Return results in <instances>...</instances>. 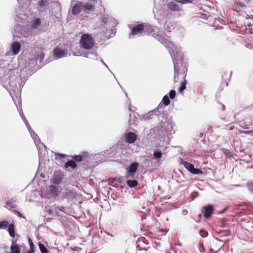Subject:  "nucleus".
I'll use <instances>...</instances> for the list:
<instances>
[{"instance_id": "f257e3e1", "label": "nucleus", "mask_w": 253, "mask_h": 253, "mask_svg": "<svg viewBox=\"0 0 253 253\" xmlns=\"http://www.w3.org/2000/svg\"><path fill=\"white\" fill-rule=\"evenodd\" d=\"M0 80L9 91L15 105H17L15 98L20 103L21 91L23 84L21 79L18 78V70L12 63L0 60Z\"/></svg>"}, {"instance_id": "f03ea898", "label": "nucleus", "mask_w": 253, "mask_h": 253, "mask_svg": "<svg viewBox=\"0 0 253 253\" xmlns=\"http://www.w3.org/2000/svg\"><path fill=\"white\" fill-rule=\"evenodd\" d=\"M164 42V46L168 49L173 62L174 82H177L179 77L185 79L187 69L186 63L183 62V56L181 50L175 46L169 40L166 39Z\"/></svg>"}, {"instance_id": "7ed1b4c3", "label": "nucleus", "mask_w": 253, "mask_h": 253, "mask_svg": "<svg viewBox=\"0 0 253 253\" xmlns=\"http://www.w3.org/2000/svg\"><path fill=\"white\" fill-rule=\"evenodd\" d=\"M81 47L85 51H79L74 52V56H81L84 57L93 58L97 56V53L94 49L95 44L94 40L90 34H84L82 35L80 40Z\"/></svg>"}, {"instance_id": "20e7f679", "label": "nucleus", "mask_w": 253, "mask_h": 253, "mask_svg": "<svg viewBox=\"0 0 253 253\" xmlns=\"http://www.w3.org/2000/svg\"><path fill=\"white\" fill-rule=\"evenodd\" d=\"M17 109L18 110V112L19 113V114L22 118L23 121H24L25 125L26 126L27 128H28L31 137L33 138L34 142L37 146V148L39 149V154H42V152L41 151V149L42 148H44V149H46L45 146L44 145L43 143H42L40 141V139L38 136V135L35 133V132L32 129L29 123L26 119L25 117H24V115L22 111V109L21 107L18 108L17 107Z\"/></svg>"}, {"instance_id": "39448f33", "label": "nucleus", "mask_w": 253, "mask_h": 253, "mask_svg": "<svg viewBox=\"0 0 253 253\" xmlns=\"http://www.w3.org/2000/svg\"><path fill=\"white\" fill-rule=\"evenodd\" d=\"M155 27H153L150 25L143 24V33L144 35H149L152 34V36L157 40L160 41L164 45V41L165 40H169L168 38L164 37L162 35L155 32Z\"/></svg>"}, {"instance_id": "423d86ee", "label": "nucleus", "mask_w": 253, "mask_h": 253, "mask_svg": "<svg viewBox=\"0 0 253 253\" xmlns=\"http://www.w3.org/2000/svg\"><path fill=\"white\" fill-rule=\"evenodd\" d=\"M138 168V164L136 162H133L126 169V173L125 177L126 179L134 178Z\"/></svg>"}, {"instance_id": "0eeeda50", "label": "nucleus", "mask_w": 253, "mask_h": 253, "mask_svg": "<svg viewBox=\"0 0 253 253\" xmlns=\"http://www.w3.org/2000/svg\"><path fill=\"white\" fill-rule=\"evenodd\" d=\"M180 164L183 165L186 169L194 174H201L203 171L198 169L194 168V165L190 163L183 160L182 159H179Z\"/></svg>"}, {"instance_id": "6e6552de", "label": "nucleus", "mask_w": 253, "mask_h": 253, "mask_svg": "<svg viewBox=\"0 0 253 253\" xmlns=\"http://www.w3.org/2000/svg\"><path fill=\"white\" fill-rule=\"evenodd\" d=\"M68 53L67 50L57 47L53 51V55L55 59H60L67 56Z\"/></svg>"}, {"instance_id": "1a4fd4ad", "label": "nucleus", "mask_w": 253, "mask_h": 253, "mask_svg": "<svg viewBox=\"0 0 253 253\" xmlns=\"http://www.w3.org/2000/svg\"><path fill=\"white\" fill-rule=\"evenodd\" d=\"M64 177V175L59 171L54 172L53 177L52 179V182L56 185L60 184Z\"/></svg>"}, {"instance_id": "9d476101", "label": "nucleus", "mask_w": 253, "mask_h": 253, "mask_svg": "<svg viewBox=\"0 0 253 253\" xmlns=\"http://www.w3.org/2000/svg\"><path fill=\"white\" fill-rule=\"evenodd\" d=\"M143 24H139L134 27L131 30L130 36H131V35H137L139 36L143 35Z\"/></svg>"}, {"instance_id": "9b49d317", "label": "nucleus", "mask_w": 253, "mask_h": 253, "mask_svg": "<svg viewBox=\"0 0 253 253\" xmlns=\"http://www.w3.org/2000/svg\"><path fill=\"white\" fill-rule=\"evenodd\" d=\"M125 138L127 143L132 144L136 141L137 135L133 132H129L125 134Z\"/></svg>"}, {"instance_id": "f8f14e48", "label": "nucleus", "mask_w": 253, "mask_h": 253, "mask_svg": "<svg viewBox=\"0 0 253 253\" xmlns=\"http://www.w3.org/2000/svg\"><path fill=\"white\" fill-rule=\"evenodd\" d=\"M49 5V2L47 0H41L39 1L37 8L39 12H42L45 11V7Z\"/></svg>"}, {"instance_id": "ddd939ff", "label": "nucleus", "mask_w": 253, "mask_h": 253, "mask_svg": "<svg viewBox=\"0 0 253 253\" xmlns=\"http://www.w3.org/2000/svg\"><path fill=\"white\" fill-rule=\"evenodd\" d=\"M21 44L18 42H14L10 47V50L12 52V55H17L21 48Z\"/></svg>"}, {"instance_id": "4468645a", "label": "nucleus", "mask_w": 253, "mask_h": 253, "mask_svg": "<svg viewBox=\"0 0 253 253\" xmlns=\"http://www.w3.org/2000/svg\"><path fill=\"white\" fill-rule=\"evenodd\" d=\"M165 150L166 149H163L162 150H160L158 146H155L153 154L154 159L156 160L160 159L162 158L163 153H165Z\"/></svg>"}, {"instance_id": "2eb2a0df", "label": "nucleus", "mask_w": 253, "mask_h": 253, "mask_svg": "<svg viewBox=\"0 0 253 253\" xmlns=\"http://www.w3.org/2000/svg\"><path fill=\"white\" fill-rule=\"evenodd\" d=\"M83 8V4L81 1H78L73 6L72 8V13L74 15H77L81 12Z\"/></svg>"}, {"instance_id": "dca6fc26", "label": "nucleus", "mask_w": 253, "mask_h": 253, "mask_svg": "<svg viewBox=\"0 0 253 253\" xmlns=\"http://www.w3.org/2000/svg\"><path fill=\"white\" fill-rule=\"evenodd\" d=\"M178 0L177 1H171L168 4V8L172 11H179L181 10L180 5L179 4Z\"/></svg>"}, {"instance_id": "f3484780", "label": "nucleus", "mask_w": 253, "mask_h": 253, "mask_svg": "<svg viewBox=\"0 0 253 253\" xmlns=\"http://www.w3.org/2000/svg\"><path fill=\"white\" fill-rule=\"evenodd\" d=\"M204 216L206 218H209L211 217L213 211V207L212 205H209L204 208Z\"/></svg>"}, {"instance_id": "a211bd4d", "label": "nucleus", "mask_w": 253, "mask_h": 253, "mask_svg": "<svg viewBox=\"0 0 253 253\" xmlns=\"http://www.w3.org/2000/svg\"><path fill=\"white\" fill-rule=\"evenodd\" d=\"M94 5L87 2L83 5V9L85 13L89 14L90 12L94 11Z\"/></svg>"}, {"instance_id": "6ab92c4d", "label": "nucleus", "mask_w": 253, "mask_h": 253, "mask_svg": "<svg viewBox=\"0 0 253 253\" xmlns=\"http://www.w3.org/2000/svg\"><path fill=\"white\" fill-rule=\"evenodd\" d=\"M42 24V20L40 18H35L31 25H30V27H31V29L32 30H35V29H37L38 28V27L41 25Z\"/></svg>"}, {"instance_id": "aec40b11", "label": "nucleus", "mask_w": 253, "mask_h": 253, "mask_svg": "<svg viewBox=\"0 0 253 253\" xmlns=\"http://www.w3.org/2000/svg\"><path fill=\"white\" fill-rule=\"evenodd\" d=\"M43 49L42 48L37 47V51L39 52L36 54V61L39 60V61L41 62L43 60L44 57V54L43 52Z\"/></svg>"}, {"instance_id": "412c9836", "label": "nucleus", "mask_w": 253, "mask_h": 253, "mask_svg": "<svg viewBox=\"0 0 253 253\" xmlns=\"http://www.w3.org/2000/svg\"><path fill=\"white\" fill-rule=\"evenodd\" d=\"M16 20L17 22L23 23L25 21H26L28 18V15L25 13H23L21 12L17 13L16 14Z\"/></svg>"}, {"instance_id": "4be33fe9", "label": "nucleus", "mask_w": 253, "mask_h": 253, "mask_svg": "<svg viewBox=\"0 0 253 253\" xmlns=\"http://www.w3.org/2000/svg\"><path fill=\"white\" fill-rule=\"evenodd\" d=\"M20 246L12 242L10 247L11 253H20Z\"/></svg>"}, {"instance_id": "5701e85b", "label": "nucleus", "mask_w": 253, "mask_h": 253, "mask_svg": "<svg viewBox=\"0 0 253 253\" xmlns=\"http://www.w3.org/2000/svg\"><path fill=\"white\" fill-rule=\"evenodd\" d=\"M8 231L10 237L14 238L15 237L14 224L13 221L10 222V224L8 227Z\"/></svg>"}, {"instance_id": "b1692460", "label": "nucleus", "mask_w": 253, "mask_h": 253, "mask_svg": "<svg viewBox=\"0 0 253 253\" xmlns=\"http://www.w3.org/2000/svg\"><path fill=\"white\" fill-rule=\"evenodd\" d=\"M115 29H113L112 28L110 30H109V34H108V32H107V30L106 29V32H105L104 30L102 31L104 33H103V36L104 37H106V38L107 39H109L110 38H111L112 36H113L115 33H116V31H115Z\"/></svg>"}, {"instance_id": "393cba45", "label": "nucleus", "mask_w": 253, "mask_h": 253, "mask_svg": "<svg viewBox=\"0 0 253 253\" xmlns=\"http://www.w3.org/2000/svg\"><path fill=\"white\" fill-rule=\"evenodd\" d=\"M69 167H71L72 169H75L77 167V164L72 160L69 161L65 163V168L67 169Z\"/></svg>"}, {"instance_id": "a878e982", "label": "nucleus", "mask_w": 253, "mask_h": 253, "mask_svg": "<svg viewBox=\"0 0 253 253\" xmlns=\"http://www.w3.org/2000/svg\"><path fill=\"white\" fill-rule=\"evenodd\" d=\"M49 192L53 196L58 195V189L55 186L51 185L49 187Z\"/></svg>"}, {"instance_id": "bb28decb", "label": "nucleus", "mask_w": 253, "mask_h": 253, "mask_svg": "<svg viewBox=\"0 0 253 253\" xmlns=\"http://www.w3.org/2000/svg\"><path fill=\"white\" fill-rule=\"evenodd\" d=\"M126 183L127 185L130 188L135 187L138 184V182L136 180H127Z\"/></svg>"}, {"instance_id": "cd10ccee", "label": "nucleus", "mask_w": 253, "mask_h": 253, "mask_svg": "<svg viewBox=\"0 0 253 253\" xmlns=\"http://www.w3.org/2000/svg\"><path fill=\"white\" fill-rule=\"evenodd\" d=\"M10 223L7 221H2L0 222V229H6L8 228Z\"/></svg>"}, {"instance_id": "c85d7f7f", "label": "nucleus", "mask_w": 253, "mask_h": 253, "mask_svg": "<svg viewBox=\"0 0 253 253\" xmlns=\"http://www.w3.org/2000/svg\"><path fill=\"white\" fill-rule=\"evenodd\" d=\"M169 98L167 95H165L162 99V102L165 106H168L170 103Z\"/></svg>"}, {"instance_id": "c756f323", "label": "nucleus", "mask_w": 253, "mask_h": 253, "mask_svg": "<svg viewBox=\"0 0 253 253\" xmlns=\"http://www.w3.org/2000/svg\"><path fill=\"white\" fill-rule=\"evenodd\" d=\"M173 25L171 23V22L170 21H166L165 23V25H164V28L165 29V30H170L172 27Z\"/></svg>"}, {"instance_id": "7c9ffc66", "label": "nucleus", "mask_w": 253, "mask_h": 253, "mask_svg": "<svg viewBox=\"0 0 253 253\" xmlns=\"http://www.w3.org/2000/svg\"><path fill=\"white\" fill-rule=\"evenodd\" d=\"M39 246L42 253H48L47 249L43 244L39 243Z\"/></svg>"}, {"instance_id": "2f4dec72", "label": "nucleus", "mask_w": 253, "mask_h": 253, "mask_svg": "<svg viewBox=\"0 0 253 253\" xmlns=\"http://www.w3.org/2000/svg\"><path fill=\"white\" fill-rule=\"evenodd\" d=\"M183 81L181 83L180 86L179 88V90L180 91H182L186 88V81L185 79H183Z\"/></svg>"}, {"instance_id": "473e14b6", "label": "nucleus", "mask_w": 253, "mask_h": 253, "mask_svg": "<svg viewBox=\"0 0 253 253\" xmlns=\"http://www.w3.org/2000/svg\"><path fill=\"white\" fill-rule=\"evenodd\" d=\"M154 113V111L149 112L147 114L144 115L143 118L145 120L150 119L151 118V116L153 115Z\"/></svg>"}, {"instance_id": "72a5a7b5", "label": "nucleus", "mask_w": 253, "mask_h": 253, "mask_svg": "<svg viewBox=\"0 0 253 253\" xmlns=\"http://www.w3.org/2000/svg\"><path fill=\"white\" fill-rule=\"evenodd\" d=\"M132 116V115L130 114V119L129 120V124L130 125H136L138 123V119L136 118L134 120H132V119H131Z\"/></svg>"}, {"instance_id": "f704fd0d", "label": "nucleus", "mask_w": 253, "mask_h": 253, "mask_svg": "<svg viewBox=\"0 0 253 253\" xmlns=\"http://www.w3.org/2000/svg\"><path fill=\"white\" fill-rule=\"evenodd\" d=\"M247 187L250 192L253 193V182H248Z\"/></svg>"}, {"instance_id": "c9c22d12", "label": "nucleus", "mask_w": 253, "mask_h": 253, "mask_svg": "<svg viewBox=\"0 0 253 253\" xmlns=\"http://www.w3.org/2000/svg\"><path fill=\"white\" fill-rule=\"evenodd\" d=\"M30 249L29 251H32V252H35V247L32 241V240L30 238H29L28 239Z\"/></svg>"}, {"instance_id": "e433bc0d", "label": "nucleus", "mask_w": 253, "mask_h": 253, "mask_svg": "<svg viewBox=\"0 0 253 253\" xmlns=\"http://www.w3.org/2000/svg\"><path fill=\"white\" fill-rule=\"evenodd\" d=\"M175 91L173 89L171 90L169 93V98L171 99H173L175 96Z\"/></svg>"}, {"instance_id": "4c0bfd02", "label": "nucleus", "mask_w": 253, "mask_h": 253, "mask_svg": "<svg viewBox=\"0 0 253 253\" xmlns=\"http://www.w3.org/2000/svg\"><path fill=\"white\" fill-rule=\"evenodd\" d=\"M200 234L202 237L205 238L208 236V233L205 230H201L200 231Z\"/></svg>"}, {"instance_id": "58836bf2", "label": "nucleus", "mask_w": 253, "mask_h": 253, "mask_svg": "<svg viewBox=\"0 0 253 253\" xmlns=\"http://www.w3.org/2000/svg\"><path fill=\"white\" fill-rule=\"evenodd\" d=\"M194 0H178V2L182 3H192Z\"/></svg>"}, {"instance_id": "ea45409f", "label": "nucleus", "mask_w": 253, "mask_h": 253, "mask_svg": "<svg viewBox=\"0 0 253 253\" xmlns=\"http://www.w3.org/2000/svg\"><path fill=\"white\" fill-rule=\"evenodd\" d=\"M74 159L76 162H81L82 161V157L80 155H75L73 157Z\"/></svg>"}, {"instance_id": "a19ab883", "label": "nucleus", "mask_w": 253, "mask_h": 253, "mask_svg": "<svg viewBox=\"0 0 253 253\" xmlns=\"http://www.w3.org/2000/svg\"><path fill=\"white\" fill-rule=\"evenodd\" d=\"M6 206L7 207H10L11 208H15L16 207V204H15L14 203H13L11 202H7L6 203Z\"/></svg>"}, {"instance_id": "79ce46f5", "label": "nucleus", "mask_w": 253, "mask_h": 253, "mask_svg": "<svg viewBox=\"0 0 253 253\" xmlns=\"http://www.w3.org/2000/svg\"><path fill=\"white\" fill-rule=\"evenodd\" d=\"M102 22L104 23V24L106 26L108 25V19L106 17H103L102 18Z\"/></svg>"}, {"instance_id": "37998d69", "label": "nucleus", "mask_w": 253, "mask_h": 253, "mask_svg": "<svg viewBox=\"0 0 253 253\" xmlns=\"http://www.w3.org/2000/svg\"><path fill=\"white\" fill-rule=\"evenodd\" d=\"M55 156H56V158L59 157V159L61 160L62 158H64L65 157V156L61 154H58V153H55Z\"/></svg>"}, {"instance_id": "c03bdc74", "label": "nucleus", "mask_w": 253, "mask_h": 253, "mask_svg": "<svg viewBox=\"0 0 253 253\" xmlns=\"http://www.w3.org/2000/svg\"><path fill=\"white\" fill-rule=\"evenodd\" d=\"M129 110L132 112H134L135 111V108L131 107L130 105L129 106Z\"/></svg>"}, {"instance_id": "a18cd8bd", "label": "nucleus", "mask_w": 253, "mask_h": 253, "mask_svg": "<svg viewBox=\"0 0 253 253\" xmlns=\"http://www.w3.org/2000/svg\"><path fill=\"white\" fill-rule=\"evenodd\" d=\"M56 209H58V210H59L60 211H64V210L65 209V207L63 206H61V207H58Z\"/></svg>"}, {"instance_id": "49530a36", "label": "nucleus", "mask_w": 253, "mask_h": 253, "mask_svg": "<svg viewBox=\"0 0 253 253\" xmlns=\"http://www.w3.org/2000/svg\"><path fill=\"white\" fill-rule=\"evenodd\" d=\"M101 63L111 72L110 69L109 68L108 66L104 62L102 59L101 60Z\"/></svg>"}, {"instance_id": "de8ad7c7", "label": "nucleus", "mask_w": 253, "mask_h": 253, "mask_svg": "<svg viewBox=\"0 0 253 253\" xmlns=\"http://www.w3.org/2000/svg\"><path fill=\"white\" fill-rule=\"evenodd\" d=\"M253 131H244L243 133L246 134H250L251 133H253Z\"/></svg>"}, {"instance_id": "09e8293b", "label": "nucleus", "mask_w": 253, "mask_h": 253, "mask_svg": "<svg viewBox=\"0 0 253 253\" xmlns=\"http://www.w3.org/2000/svg\"><path fill=\"white\" fill-rule=\"evenodd\" d=\"M200 252H204V247H203V244H200Z\"/></svg>"}, {"instance_id": "8fccbe9b", "label": "nucleus", "mask_w": 253, "mask_h": 253, "mask_svg": "<svg viewBox=\"0 0 253 253\" xmlns=\"http://www.w3.org/2000/svg\"><path fill=\"white\" fill-rule=\"evenodd\" d=\"M219 105H220L221 107L222 108V110H224L225 109L224 105H223V104H219Z\"/></svg>"}, {"instance_id": "3c124183", "label": "nucleus", "mask_w": 253, "mask_h": 253, "mask_svg": "<svg viewBox=\"0 0 253 253\" xmlns=\"http://www.w3.org/2000/svg\"><path fill=\"white\" fill-rule=\"evenodd\" d=\"M18 212V216L21 218H25L24 216H22V215L21 214L20 212Z\"/></svg>"}, {"instance_id": "603ef678", "label": "nucleus", "mask_w": 253, "mask_h": 253, "mask_svg": "<svg viewBox=\"0 0 253 253\" xmlns=\"http://www.w3.org/2000/svg\"><path fill=\"white\" fill-rule=\"evenodd\" d=\"M162 110H163V106H159L157 107V110H162Z\"/></svg>"}, {"instance_id": "864d4df0", "label": "nucleus", "mask_w": 253, "mask_h": 253, "mask_svg": "<svg viewBox=\"0 0 253 253\" xmlns=\"http://www.w3.org/2000/svg\"><path fill=\"white\" fill-rule=\"evenodd\" d=\"M35 252H32V251H28L26 253H34Z\"/></svg>"}, {"instance_id": "5fc2aeb1", "label": "nucleus", "mask_w": 253, "mask_h": 253, "mask_svg": "<svg viewBox=\"0 0 253 253\" xmlns=\"http://www.w3.org/2000/svg\"><path fill=\"white\" fill-rule=\"evenodd\" d=\"M194 194L196 195V196H197L198 195V193L197 192H194L192 194V196H193Z\"/></svg>"}, {"instance_id": "6e6d98bb", "label": "nucleus", "mask_w": 253, "mask_h": 253, "mask_svg": "<svg viewBox=\"0 0 253 253\" xmlns=\"http://www.w3.org/2000/svg\"><path fill=\"white\" fill-rule=\"evenodd\" d=\"M125 93L126 94V96L127 97V94L126 92V91H125Z\"/></svg>"}, {"instance_id": "4d7b16f0", "label": "nucleus", "mask_w": 253, "mask_h": 253, "mask_svg": "<svg viewBox=\"0 0 253 253\" xmlns=\"http://www.w3.org/2000/svg\"><path fill=\"white\" fill-rule=\"evenodd\" d=\"M195 229H197V226H195Z\"/></svg>"}, {"instance_id": "13d9d810", "label": "nucleus", "mask_w": 253, "mask_h": 253, "mask_svg": "<svg viewBox=\"0 0 253 253\" xmlns=\"http://www.w3.org/2000/svg\"><path fill=\"white\" fill-rule=\"evenodd\" d=\"M18 2H19L20 0H17Z\"/></svg>"}]
</instances>
